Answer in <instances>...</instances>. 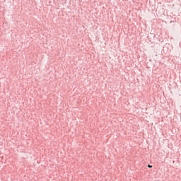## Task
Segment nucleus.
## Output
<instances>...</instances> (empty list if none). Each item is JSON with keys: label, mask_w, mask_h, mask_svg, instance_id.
I'll return each instance as SVG.
<instances>
[{"label": "nucleus", "mask_w": 181, "mask_h": 181, "mask_svg": "<svg viewBox=\"0 0 181 181\" xmlns=\"http://www.w3.org/2000/svg\"><path fill=\"white\" fill-rule=\"evenodd\" d=\"M148 168H152V165H148Z\"/></svg>", "instance_id": "obj_1"}]
</instances>
